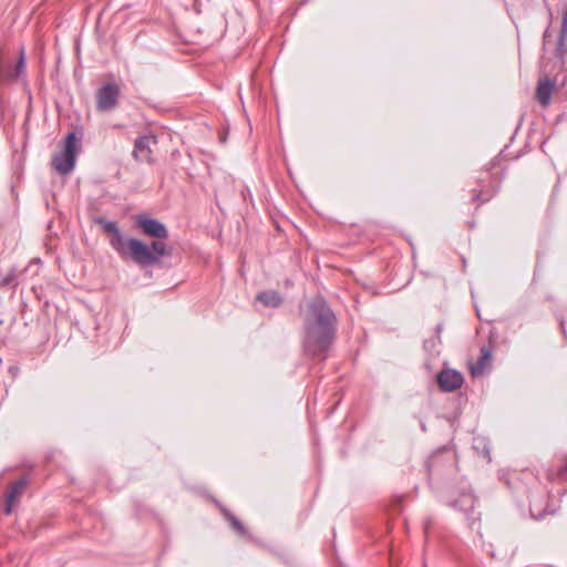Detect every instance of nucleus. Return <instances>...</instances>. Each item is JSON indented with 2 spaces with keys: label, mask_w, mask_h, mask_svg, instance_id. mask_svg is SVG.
<instances>
[{
  "label": "nucleus",
  "mask_w": 567,
  "mask_h": 567,
  "mask_svg": "<svg viewBox=\"0 0 567 567\" xmlns=\"http://www.w3.org/2000/svg\"><path fill=\"white\" fill-rule=\"evenodd\" d=\"M105 233L110 235V245L122 259L132 260L142 268L157 265L162 257L172 256V249L162 241L168 237L166 226L158 219L146 215H137L135 224L143 234L156 238L151 245L122 233L117 224L104 217L96 218Z\"/></svg>",
  "instance_id": "obj_1"
},
{
  "label": "nucleus",
  "mask_w": 567,
  "mask_h": 567,
  "mask_svg": "<svg viewBox=\"0 0 567 567\" xmlns=\"http://www.w3.org/2000/svg\"><path fill=\"white\" fill-rule=\"evenodd\" d=\"M337 317L322 296L309 301L303 320L302 351L308 358L324 360L334 342Z\"/></svg>",
  "instance_id": "obj_2"
},
{
  "label": "nucleus",
  "mask_w": 567,
  "mask_h": 567,
  "mask_svg": "<svg viewBox=\"0 0 567 567\" xmlns=\"http://www.w3.org/2000/svg\"><path fill=\"white\" fill-rule=\"evenodd\" d=\"M80 148V142L74 132H69L64 140L63 150L52 158L53 168L61 175L70 174L75 166V157Z\"/></svg>",
  "instance_id": "obj_3"
},
{
  "label": "nucleus",
  "mask_w": 567,
  "mask_h": 567,
  "mask_svg": "<svg viewBox=\"0 0 567 567\" xmlns=\"http://www.w3.org/2000/svg\"><path fill=\"white\" fill-rule=\"evenodd\" d=\"M121 89L117 83L111 82L102 85L95 94L96 110L100 112H110L118 104Z\"/></svg>",
  "instance_id": "obj_4"
},
{
  "label": "nucleus",
  "mask_w": 567,
  "mask_h": 567,
  "mask_svg": "<svg viewBox=\"0 0 567 567\" xmlns=\"http://www.w3.org/2000/svg\"><path fill=\"white\" fill-rule=\"evenodd\" d=\"M475 502L474 494L464 491L457 499L451 503V506L464 513L471 528H474V525L480 522V514L474 511Z\"/></svg>",
  "instance_id": "obj_5"
},
{
  "label": "nucleus",
  "mask_w": 567,
  "mask_h": 567,
  "mask_svg": "<svg viewBox=\"0 0 567 567\" xmlns=\"http://www.w3.org/2000/svg\"><path fill=\"white\" fill-rule=\"evenodd\" d=\"M464 378L461 372L453 369H444L437 375V383L442 391L453 392L462 386Z\"/></svg>",
  "instance_id": "obj_6"
},
{
  "label": "nucleus",
  "mask_w": 567,
  "mask_h": 567,
  "mask_svg": "<svg viewBox=\"0 0 567 567\" xmlns=\"http://www.w3.org/2000/svg\"><path fill=\"white\" fill-rule=\"evenodd\" d=\"M152 142L155 143V138L152 136L144 135L138 137L134 144L133 157L142 163H152Z\"/></svg>",
  "instance_id": "obj_7"
},
{
  "label": "nucleus",
  "mask_w": 567,
  "mask_h": 567,
  "mask_svg": "<svg viewBox=\"0 0 567 567\" xmlns=\"http://www.w3.org/2000/svg\"><path fill=\"white\" fill-rule=\"evenodd\" d=\"M25 74V55L24 51H20L19 59L13 68H10L8 71L1 73L2 81L6 82H17L22 79Z\"/></svg>",
  "instance_id": "obj_8"
},
{
  "label": "nucleus",
  "mask_w": 567,
  "mask_h": 567,
  "mask_svg": "<svg viewBox=\"0 0 567 567\" xmlns=\"http://www.w3.org/2000/svg\"><path fill=\"white\" fill-rule=\"evenodd\" d=\"M28 481L22 477L14 483L11 484L10 489L7 493V505L4 508V514L9 515L12 512V505L14 501L22 494L25 488Z\"/></svg>",
  "instance_id": "obj_9"
},
{
  "label": "nucleus",
  "mask_w": 567,
  "mask_h": 567,
  "mask_svg": "<svg viewBox=\"0 0 567 567\" xmlns=\"http://www.w3.org/2000/svg\"><path fill=\"white\" fill-rule=\"evenodd\" d=\"M554 87H555L554 81H551L548 78H546L545 80L539 82L537 90H536V97L543 106L549 105Z\"/></svg>",
  "instance_id": "obj_10"
},
{
  "label": "nucleus",
  "mask_w": 567,
  "mask_h": 567,
  "mask_svg": "<svg viewBox=\"0 0 567 567\" xmlns=\"http://www.w3.org/2000/svg\"><path fill=\"white\" fill-rule=\"evenodd\" d=\"M257 300L267 307H278L281 303L282 298L277 291L268 290L258 293Z\"/></svg>",
  "instance_id": "obj_11"
},
{
  "label": "nucleus",
  "mask_w": 567,
  "mask_h": 567,
  "mask_svg": "<svg viewBox=\"0 0 567 567\" xmlns=\"http://www.w3.org/2000/svg\"><path fill=\"white\" fill-rule=\"evenodd\" d=\"M221 512L224 517L230 523L231 527L239 534L246 535L247 530L241 522L227 508L221 507Z\"/></svg>",
  "instance_id": "obj_12"
},
{
  "label": "nucleus",
  "mask_w": 567,
  "mask_h": 567,
  "mask_svg": "<svg viewBox=\"0 0 567 567\" xmlns=\"http://www.w3.org/2000/svg\"><path fill=\"white\" fill-rule=\"evenodd\" d=\"M17 275L16 270L11 269L4 277L0 279V286L1 287H8V286H16L17 282Z\"/></svg>",
  "instance_id": "obj_13"
},
{
  "label": "nucleus",
  "mask_w": 567,
  "mask_h": 567,
  "mask_svg": "<svg viewBox=\"0 0 567 567\" xmlns=\"http://www.w3.org/2000/svg\"><path fill=\"white\" fill-rule=\"evenodd\" d=\"M437 461H439V454H433L425 462V467H426L429 480H431L433 467L436 465Z\"/></svg>",
  "instance_id": "obj_14"
},
{
  "label": "nucleus",
  "mask_w": 567,
  "mask_h": 567,
  "mask_svg": "<svg viewBox=\"0 0 567 567\" xmlns=\"http://www.w3.org/2000/svg\"><path fill=\"white\" fill-rule=\"evenodd\" d=\"M566 40L567 38H561V37H558V41H557V54L559 56H563L566 52H567V43H566Z\"/></svg>",
  "instance_id": "obj_15"
},
{
  "label": "nucleus",
  "mask_w": 567,
  "mask_h": 567,
  "mask_svg": "<svg viewBox=\"0 0 567 567\" xmlns=\"http://www.w3.org/2000/svg\"><path fill=\"white\" fill-rule=\"evenodd\" d=\"M492 196H493L492 193H487L485 195V193L483 190H480L478 193H476L474 195V200L478 202V203H484V202H487Z\"/></svg>",
  "instance_id": "obj_16"
},
{
  "label": "nucleus",
  "mask_w": 567,
  "mask_h": 567,
  "mask_svg": "<svg viewBox=\"0 0 567 567\" xmlns=\"http://www.w3.org/2000/svg\"><path fill=\"white\" fill-rule=\"evenodd\" d=\"M559 37L567 38V10L563 14V21H561Z\"/></svg>",
  "instance_id": "obj_17"
},
{
  "label": "nucleus",
  "mask_w": 567,
  "mask_h": 567,
  "mask_svg": "<svg viewBox=\"0 0 567 567\" xmlns=\"http://www.w3.org/2000/svg\"><path fill=\"white\" fill-rule=\"evenodd\" d=\"M491 357L489 351L486 348L482 349V357L478 360L481 367L484 365L485 360H488Z\"/></svg>",
  "instance_id": "obj_18"
},
{
  "label": "nucleus",
  "mask_w": 567,
  "mask_h": 567,
  "mask_svg": "<svg viewBox=\"0 0 567 567\" xmlns=\"http://www.w3.org/2000/svg\"><path fill=\"white\" fill-rule=\"evenodd\" d=\"M436 343H437V339L436 340H434V339L425 340L424 341V348L426 350H432V349L435 348Z\"/></svg>",
  "instance_id": "obj_19"
},
{
  "label": "nucleus",
  "mask_w": 567,
  "mask_h": 567,
  "mask_svg": "<svg viewBox=\"0 0 567 567\" xmlns=\"http://www.w3.org/2000/svg\"><path fill=\"white\" fill-rule=\"evenodd\" d=\"M442 330H443V324H442V323H439V324L436 326V328H435V331H436V333H437V342H439V343L441 342L440 334H441Z\"/></svg>",
  "instance_id": "obj_20"
},
{
  "label": "nucleus",
  "mask_w": 567,
  "mask_h": 567,
  "mask_svg": "<svg viewBox=\"0 0 567 567\" xmlns=\"http://www.w3.org/2000/svg\"><path fill=\"white\" fill-rule=\"evenodd\" d=\"M432 524V519L431 518H427L425 522H424V532L425 534L429 533V528H430V525Z\"/></svg>",
  "instance_id": "obj_21"
},
{
  "label": "nucleus",
  "mask_w": 567,
  "mask_h": 567,
  "mask_svg": "<svg viewBox=\"0 0 567 567\" xmlns=\"http://www.w3.org/2000/svg\"><path fill=\"white\" fill-rule=\"evenodd\" d=\"M548 38H550V33H549V30H546L544 33V40L547 41Z\"/></svg>",
  "instance_id": "obj_22"
}]
</instances>
